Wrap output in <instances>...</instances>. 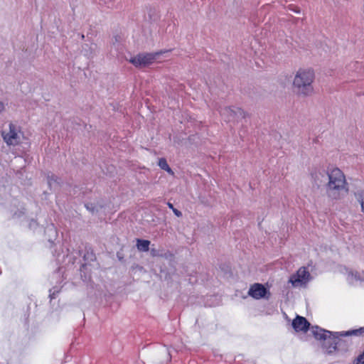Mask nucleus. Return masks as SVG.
<instances>
[{"mask_svg":"<svg viewBox=\"0 0 364 364\" xmlns=\"http://www.w3.org/2000/svg\"><path fill=\"white\" fill-rule=\"evenodd\" d=\"M326 193L332 199H340L348 193V188L343 173L338 168L328 171Z\"/></svg>","mask_w":364,"mask_h":364,"instance_id":"nucleus-1","label":"nucleus"},{"mask_svg":"<svg viewBox=\"0 0 364 364\" xmlns=\"http://www.w3.org/2000/svg\"><path fill=\"white\" fill-rule=\"evenodd\" d=\"M364 333V327L345 331H333L328 346H326V351L328 354L335 352H346L350 347L352 342L346 337L359 336Z\"/></svg>","mask_w":364,"mask_h":364,"instance_id":"nucleus-2","label":"nucleus"},{"mask_svg":"<svg viewBox=\"0 0 364 364\" xmlns=\"http://www.w3.org/2000/svg\"><path fill=\"white\" fill-rule=\"evenodd\" d=\"M314 72L311 69H299L295 75L293 87L296 92L303 96H308L313 92L312 83L314 80Z\"/></svg>","mask_w":364,"mask_h":364,"instance_id":"nucleus-3","label":"nucleus"},{"mask_svg":"<svg viewBox=\"0 0 364 364\" xmlns=\"http://www.w3.org/2000/svg\"><path fill=\"white\" fill-rule=\"evenodd\" d=\"M1 136L7 145L16 146L21 142L23 134L17 124L9 122L4 127Z\"/></svg>","mask_w":364,"mask_h":364,"instance_id":"nucleus-4","label":"nucleus"},{"mask_svg":"<svg viewBox=\"0 0 364 364\" xmlns=\"http://www.w3.org/2000/svg\"><path fill=\"white\" fill-rule=\"evenodd\" d=\"M311 279V274L306 267H302L290 277L289 282L294 288H302L305 287Z\"/></svg>","mask_w":364,"mask_h":364,"instance_id":"nucleus-5","label":"nucleus"},{"mask_svg":"<svg viewBox=\"0 0 364 364\" xmlns=\"http://www.w3.org/2000/svg\"><path fill=\"white\" fill-rule=\"evenodd\" d=\"M168 53V50L156 52L154 53H140L129 59V62L135 67H145L151 64L159 56L163 53Z\"/></svg>","mask_w":364,"mask_h":364,"instance_id":"nucleus-6","label":"nucleus"},{"mask_svg":"<svg viewBox=\"0 0 364 364\" xmlns=\"http://www.w3.org/2000/svg\"><path fill=\"white\" fill-rule=\"evenodd\" d=\"M267 294H269L268 290L264 285L259 283L251 285L248 291V295L255 299L265 298Z\"/></svg>","mask_w":364,"mask_h":364,"instance_id":"nucleus-7","label":"nucleus"},{"mask_svg":"<svg viewBox=\"0 0 364 364\" xmlns=\"http://www.w3.org/2000/svg\"><path fill=\"white\" fill-rule=\"evenodd\" d=\"M292 327L295 330V331H302V332H306L307 330L309 328L310 323L308 322V321L303 316H297L293 321H292Z\"/></svg>","mask_w":364,"mask_h":364,"instance_id":"nucleus-8","label":"nucleus"},{"mask_svg":"<svg viewBox=\"0 0 364 364\" xmlns=\"http://www.w3.org/2000/svg\"><path fill=\"white\" fill-rule=\"evenodd\" d=\"M311 332L314 337L318 340H328L330 342L333 331H329L323 328H318V326L313 327Z\"/></svg>","mask_w":364,"mask_h":364,"instance_id":"nucleus-9","label":"nucleus"},{"mask_svg":"<svg viewBox=\"0 0 364 364\" xmlns=\"http://www.w3.org/2000/svg\"><path fill=\"white\" fill-rule=\"evenodd\" d=\"M240 109L237 108L232 109L230 107H225L220 111V114L227 120H231L235 115L240 112Z\"/></svg>","mask_w":364,"mask_h":364,"instance_id":"nucleus-10","label":"nucleus"},{"mask_svg":"<svg viewBox=\"0 0 364 364\" xmlns=\"http://www.w3.org/2000/svg\"><path fill=\"white\" fill-rule=\"evenodd\" d=\"M122 38L119 35H116L113 37L112 41V50H114L116 53L120 52L123 50V46L122 45ZM113 52V50H112Z\"/></svg>","mask_w":364,"mask_h":364,"instance_id":"nucleus-11","label":"nucleus"},{"mask_svg":"<svg viewBox=\"0 0 364 364\" xmlns=\"http://www.w3.org/2000/svg\"><path fill=\"white\" fill-rule=\"evenodd\" d=\"M150 242L146 240H136V247L139 251L147 252L149 248Z\"/></svg>","mask_w":364,"mask_h":364,"instance_id":"nucleus-12","label":"nucleus"},{"mask_svg":"<svg viewBox=\"0 0 364 364\" xmlns=\"http://www.w3.org/2000/svg\"><path fill=\"white\" fill-rule=\"evenodd\" d=\"M158 165H159V166L161 169H163V170H164V171H167V172H168L169 174H171V175H173V171H172V170H171V168L169 167V166H168V164H167V161H166V160L165 159H164V158L160 159L159 160Z\"/></svg>","mask_w":364,"mask_h":364,"instance_id":"nucleus-13","label":"nucleus"},{"mask_svg":"<svg viewBox=\"0 0 364 364\" xmlns=\"http://www.w3.org/2000/svg\"><path fill=\"white\" fill-rule=\"evenodd\" d=\"M356 200L361 205L362 212L364 213V190L358 191L355 194Z\"/></svg>","mask_w":364,"mask_h":364,"instance_id":"nucleus-14","label":"nucleus"},{"mask_svg":"<svg viewBox=\"0 0 364 364\" xmlns=\"http://www.w3.org/2000/svg\"><path fill=\"white\" fill-rule=\"evenodd\" d=\"M348 276L353 277L355 280L362 281L363 279V272L360 273L350 270L348 272Z\"/></svg>","mask_w":364,"mask_h":364,"instance_id":"nucleus-15","label":"nucleus"},{"mask_svg":"<svg viewBox=\"0 0 364 364\" xmlns=\"http://www.w3.org/2000/svg\"><path fill=\"white\" fill-rule=\"evenodd\" d=\"M354 364H364V350L353 361Z\"/></svg>","mask_w":364,"mask_h":364,"instance_id":"nucleus-16","label":"nucleus"},{"mask_svg":"<svg viewBox=\"0 0 364 364\" xmlns=\"http://www.w3.org/2000/svg\"><path fill=\"white\" fill-rule=\"evenodd\" d=\"M55 183H57V178H55L54 176L48 178V184L50 186H52Z\"/></svg>","mask_w":364,"mask_h":364,"instance_id":"nucleus-17","label":"nucleus"},{"mask_svg":"<svg viewBox=\"0 0 364 364\" xmlns=\"http://www.w3.org/2000/svg\"><path fill=\"white\" fill-rule=\"evenodd\" d=\"M173 212L177 217L182 216V213L176 208H173Z\"/></svg>","mask_w":364,"mask_h":364,"instance_id":"nucleus-18","label":"nucleus"},{"mask_svg":"<svg viewBox=\"0 0 364 364\" xmlns=\"http://www.w3.org/2000/svg\"><path fill=\"white\" fill-rule=\"evenodd\" d=\"M4 109V105L3 102H0V112H1Z\"/></svg>","mask_w":364,"mask_h":364,"instance_id":"nucleus-19","label":"nucleus"},{"mask_svg":"<svg viewBox=\"0 0 364 364\" xmlns=\"http://www.w3.org/2000/svg\"><path fill=\"white\" fill-rule=\"evenodd\" d=\"M167 205H168V208H169L170 209H171L172 210H173V208H175L173 207V204H172V203H167Z\"/></svg>","mask_w":364,"mask_h":364,"instance_id":"nucleus-20","label":"nucleus"},{"mask_svg":"<svg viewBox=\"0 0 364 364\" xmlns=\"http://www.w3.org/2000/svg\"><path fill=\"white\" fill-rule=\"evenodd\" d=\"M105 3L111 1L112 0H104Z\"/></svg>","mask_w":364,"mask_h":364,"instance_id":"nucleus-21","label":"nucleus"},{"mask_svg":"<svg viewBox=\"0 0 364 364\" xmlns=\"http://www.w3.org/2000/svg\"><path fill=\"white\" fill-rule=\"evenodd\" d=\"M16 159L21 161L22 159L21 158H16Z\"/></svg>","mask_w":364,"mask_h":364,"instance_id":"nucleus-22","label":"nucleus"},{"mask_svg":"<svg viewBox=\"0 0 364 364\" xmlns=\"http://www.w3.org/2000/svg\"><path fill=\"white\" fill-rule=\"evenodd\" d=\"M294 11L296 12V13H299V10H295Z\"/></svg>","mask_w":364,"mask_h":364,"instance_id":"nucleus-23","label":"nucleus"}]
</instances>
